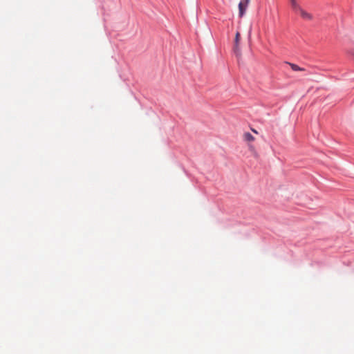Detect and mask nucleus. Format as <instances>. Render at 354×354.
I'll list each match as a JSON object with an SVG mask.
<instances>
[{
	"mask_svg": "<svg viewBox=\"0 0 354 354\" xmlns=\"http://www.w3.org/2000/svg\"><path fill=\"white\" fill-rule=\"evenodd\" d=\"M292 10L300 15L305 20L310 21L313 19V15L303 9L297 3V0H290Z\"/></svg>",
	"mask_w": 354,
	"mask_h": 354,
	"instance_id": "obj_1",
	"label": "nucleus"
},
{
	"mask_svg": "<svg viewBox=\"0 0 354 354\" xmlns=\"http://www.w3.org/2000/svg\"><path fill=\"white\" fill-rule=\"evenodd\" d=\"M241 39V34L239 31L236 32L234 39V44L233 47V50L237 57L241 55V50L239 48V42Z\"/></svg>",
	"mask_w": 354,
	"mask_h": 354,
	"instance_id": "obj_2",
	"label": "nucleus"
},
{
	"mask_svg": "<svg viewBox=\"0 0 354 354\" xmlns=\"http://www.w3.org/2000/svg\"><path fill=\"white\" fill-rule=\"evenodd\" d=\"M250 0H241L239 3V17H242L248 6Z\"/></svg>",
	"mask_w": 354,
	"mask_h": 354,
	"instance_id": "obj_3",
	"label": "nucleus"
},
{
	"mask_svg": "<svg viewBox=\"0 0 354 354\" xmlns=\"http://www.w3.org/2000/svg\"><path fill=\"white\" fill-rule=\"evenodd\" d=\"M243 140L248 142H251L254 141V137L249 132H245L243 135Z\"/></svg>",
	"mask_w": 354,
	"mask_h": 354,
	"instance_id": "obj_4",
	"label": "nucleus"
},
{
	"mask_svg": "<svg viewBox=\"0 0 354 354\" xmlns=\"http://www.w3.org/2000/svg\"><path fill=\"white\" fill-rule=\"evenodd\" d=\"M288 64L290 65L291 68L295 71H305V69L304 68H301L297 64L290 63V62H288Z\"/></svg>",
	"mask_w": 354,
	"mask_h": 354,
	"instance_id": "obj_5",
	"label": "nucleus"
},
{
	"mask_svg": "<svg viewBox=\"0 0 354 354\" xmlns=\"http://www.w3.org/2000/svg\"><path fill=\"white\" fill-rule=\"evenodd\" d=\"M249 149H250V151H254V147L252 145H249Z\"/></svg>",
	"mask_w": 354,
	"mask_h": 354,
	"instance_id": "obj_6",
	"label": "nucleus"
},
{
	"mask_svg": "<svg viewBox=\"0 0 354 354\" xmlns=\"http://www.w3.org/2000/svg\"><path fill=\"white\" fill-rule=\"evenodd\" d=\"M252 131L254 133L258 134V131H257V130H255V129H252Z\"/></svg>",
	"mask_w": 354,
	"mask_h": 354,
	"instance_id": "obj_7",
	"label": "nucleus"
}]
</instances>
